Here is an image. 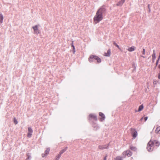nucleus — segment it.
<instances>
[{"mask_svg":"<svg viewBox=\"0 0 160 160\" xmlns=\"http://www.w3.org/2000/svg\"><path fill=\"white\" fill-rule=\"evenodd\" d=\"M105 11V8L102 7L97 12L93 18L94 22L95 24L98 23L103 19V14Z\"/></svg>","mask_w":160,"mask_h":160,"instance_id":"obj_1","label":"nucleus"},{"mask_svg":"<svg viewBox=\"0 0 160 160\" xmlns=\"http://www.w3.org/2000/svg\"><path fill=\"white\" fill-rule=\"evenodd\" d=\"M89 61L90 62L93 61L94 60H97V62L98 63H99L101 62V60L100 58H98L97 56H91L88 59Z\"/></svg>","mask_w":160,"mask_h":160,"instance_id":"obj_2","label":"nucleus"},{"mask_svg":"<svg viewBox=\"0 0 160 160\" xmlns=\"http://www.w3.org/2000/svg\"><path fill=\"white\" fill-rule=\"evenodd\" d=\"M154 145V142H152V141H150L148 143L147 146V149L150 152L152 150L153 148V146Z\"/></svg>","mask_w":160,"mask_h":160,"instance_id":"obj_3","label":"nucleus"},{"mask_svg":"<svg viewBox=\"0 0 160 160\" xmlns=\"http://www.w3.org/2000/svg\"><path fill=\"white\" fill-rule=\"evenodd\" d=\"M32 28L34 30V33L35 34H38L40 32L39 30L38 29V26L35 25L32 27Z\"/></svg>","mask_w":160,"mask_h":160,"instance_id":"obj_4","label":"nucleus"},{"mask_svg":"<svg viewBox=\"0 0 160 160\" xmlns=\"http://www.w3.org/2000/svg\"><path fill=\"white\" fill-rule=\"evenodd\" d=\"M33 132V130L31 127H29L28 128V133L27 136L28 137H31L32 133Z\"/></svg>","mask_w":160,"mask_h":160,"instance_id":"obj_5","label":"nucleus"},{"mask_svg":"<svg viewBox=\"0 0 160 160\" xmlns=\"http://www.w3.org/2000/svg\"><path fill=\"white\" fill-rule=\"evenodd\" d=\"M50 151V149L49 148H47L45 152V154L43 153L42 154V156L43 157H45L47 156Z\"/></svg>","mask_w":160,"mask_h":160,"instance_id":"obj_6","label":"nucleus"},{"mask_svg":"<svg viewBox=\"0 0 160 160\" xmlns=\"http://www.w3.org/2000/svg\"><path fill=\"white\" fill-rule=\"evenodd\" d=\"M99 115L101 117V118H100V121H103L104 120L105 118V116L101 112H100L99 113Z\"/></svg>","mask_w":160,"mask_h":160,"instance_id":"obj_7","label":"nucleus"},{"mask_svg":"<svg viewBox=\"0 0 160 160\" xmlns=\"http://www.w3.org/2000/svg\"><path fill=\"white\" fill-rule=\"evenodd\" d=\"M89 117L95 120H97V118L96 115L94 114H91L89 115Z\"/></svg>","mask_w":160,"mask_h":160,"instance_id":"obj_8","label":"nucleus"},{"mask_svg":"<svg viewBox=\"0 0 160 160\" xmlns=\"http://www.w3.org/2000/svg\"><path fill=\"white\" fill-rule=\"evenodd\" d=\"M125 0H120V1L117 4L118 6H121L125 2Z\"/></svg>","mask_w":160,"mask_h":160,"instance_id":"obj_9","label":"nucleus"},{"mask_svg":"<svg viewBox=\"0 0 160 160\" xmlns=\"http://www.w3.org/2000/svg\"><path fill=\"white\" fill-rule=\"evenodd\" d=\"M124 153H126L128 157L131 156L132 155V152L130 151H127L124 152Z\"/></svg>","mask_w":160,"mask_h":160,"instance_id":"obj_10","label":"nucleus"},{"mask_svg":"<svg viewBox=\"0 0 160 160\" xmlns=\"http://www.w3.org/2000/svg\"><path fill=\"white\" fill-rule=\"evenodd\" d=\"M152 62H154V60L156 58V53L154 50H153V53L152 55Z\"/></svg>","mask_w":160,"mask_h":160,"instance_id":"obj_11","label":"nucleus"},{"mask_svg":"<svg viewBox=\"0 0 160 160\" xmlns=\"http://www.w3.org/2000/svg\"><path fill=\"white\" fill-rule=\"evenodd\" d=\"M136 48L134 46H132L128 48V50L129 52H132L134 51Z\"/></svg>","mask_w":160,"mask_h":160,"instance_id":"obj_12","label":"nucleus"},{"mask_svg":"<svg viewBox=\"0 0 160 160\" xmlns=\"http://www.w3.org/2000/svg\"><path fill=\"white\" fill-rule=\"evenodd\" d=\"M68 148L67 147H65L64 148L61 150L60 153L59 154L61 155L63 153H64L66 150H67Z\"/></svg>","mask_w":160,"mask_h":160,"instance_id":"obj_13","label":"nucleus"},{"mask_svg":"<svg viewBox=\"0 0 160 160\" xmlns=\"http://www.w3.org/2000/svg\"><path fill=\"white\" fill-rule=\"evenodd\" d=\"M110 53V50H108L107 52L105 53V56L107 57H109Z\"/></svg>","mask_w":160,"mask_h":160,"instance_id":"obj_14","label":"nucleus"},{"mask_svg":"<svg viewBox=\"0 0 160 160\" xmlns=\"http://www.w3.org/2000/svg\"><path fill=\"white\" fill-rule=\"evenodd\" d=\"M3 17L2 14L1 13L0 14V22L2 23L3 22Z\"/></svg>","mask_w":160,"mask_h":160,"instance_id":"obj_15","label":"nucleus"},{"mask_svg":"<svg viewBox=\"0 0 160 160\" xmlns=\"http://www.w3.org/2000/svg\"><path fill=\"white\" fill-rule=\"evenodd\" d=\"M155 132L156 133H160V126L156 128Z\"/></svg>","mask_w":160,"mask_h":160,"instance_id":"obj_16","label":"nucleus"},{"mask_svg":"<svg viewBox=\"0 0 160 160\" xmlns=\"http://www.w3.org/2000/svg\"><path fill=\"white\" fill-rule=\"evenodd\" d=\"M137 132L136 131H135L132 134V136L133 138H135L137 135Z\"/></svg>","mask_w":160,"mask_h":160,"instance_id":"obj_17","label":"nucleus"},{"mask_svg":"<svg viewBox=\"0 0 160 160\" xmlns=\"http://www.w3.org/2000/svg\"><path fill=\"white\" fill-rule=\"evenodd\" d=\"M152 142H154V144H155L157 146H158L160 145V143L158 141H152Z\"/></svg>","mask_w":160,"mask_h":160,"instance_id":"obj_18","label":"nucleus"},{"mask_svg":"<svg viewBox=\"0 0 160 160\" xmlns=\"http://www.w3.org/2000/svg\"><path fill=\"white\" fill-rule=\"evenodd\" d=\"M61 157V155L60 154H58L54 160H58Z\"/></svg>","mask_w":160,"mask_h":160,"instance_id":"obj_19","label":"nucleus"},{"mask_svg":"<svg viewBox=\"0 0 160 160\" xmlns=\"http://www.w3.org/2000/svg\"><path fill=\"white\" fill-rule=\"evenodd\" d=\"M115 160H122V158L120 156H118L116 158Z\"/></svg>","mask_w":160,"mask_h":160,"instance_id":"obj_20","label":"nucleus"},{"mask_svg":"<svg viewBox=\"0 0 160 160\" xmlns=\"http://www.w3.org/2000/svg\"><path fill=\"white\" fill-rule=\"evenodd\" d=\"M130 148L131 150L134 151H135L136 150V148L135 147L132 146H130Z\"/></svg>","mask_w":160,"mask_h":160,"instance_id":"obj_21","label":"nucleus"},{"mask_svg":"<svg viewBox=\"0 0 160 160\" xmlns=\"http://www.w3.org/2000/svg\"><path fill=\"white\" fill-rule=\"evenodd\" d=\"M143 107L142 105H140L139 107L138 111H140L142 110V109H143Z\"/></svg>","mask_w":160,"mask_h":160,"instance_id":"obj_22","label":"nucleus"},{"mask_svg":"<svg viewBox=\"0 0 160 160\" xmlns=\"http://www.w3.org/2000/svg\"><path fill=\"white\" fill-rule=\"evenodd\" d=\"M99 148L100 149H103L107 148V147H105L104 146H99Z\"/></svg>","mask_w":160,"mask_h":160,"instance_id":"obj_23","label":"nucleus"},{"mask_svg":"<svg viewBox=\"0 0 160 160\" xmlns=\"http://www.w3.org/2000/svg\"><path fill=\"white\" fill-rule=\"evenodd\" d=\"M14 122L15 124H17L18 123V122L15 118H14Z\"/></svg>","mask_w":160,"mask_h":160,"instance_id":"obj_24","label":"nucleus"},{"mask_svg":"<svg viewBox=\"0 0 160 160\" xmlns=\"http://www.w3.org/2000/svg\"><path fill=\"white\" fill-rule=\"evenodd\" d=\"M113 44L116 46L118 48H119V46L115 42H113Z\"/></svg>","mask_w":160,"mask_h":160,"instance_id":"obj_25","label":"nucleus"},{"mask_svg":"<svg viewBox=\"0 0 160 160\" xmlns=\"http://www.w3.org/2000/svg\"><path fill=\"white\" fill-rule=\"evenodd\" d=\"M27 156H28V158H28V159H30V158H31V156L30 155H29V153L28 154H27Z\"/></svg>","mask_w":160,"mask_h":160,"instance_id":"obj_26","label":"nucleus"},{"mask_svg":"<svg viewBox=\"0 0 160 160\" xmlns=\"http://www.w3.org/2000/svg\"><path fill=\"white\" fill-rule=\"evenodd\" d=\"M126 155H127L126 153H124V152L122 153V156L123 158H125L126 157Z\"/></svg>","mask_w":160,"mask_h":160,"instance_id":"obj_27","label":"nucleus"},{"mask_svg":"<svg viewBox=\"0 0 160 160\" xmlns=\"http://www.w3.org/2000/svg\"><path fill=\"white\" fill-rule=\"evenodd\" d=\"M142 53L144 55L145 53V50L144 48L143 49V51L142 52Z\"/></svg>","mask_w":160,"mask_h":160,"instance_id":"obj_28","label":"nucleus"},{"mask_svg":"<svg viewBox=\"0 0 160 160\" xmlns=\"http://www.w3.org/2000/svg\"><path fill=\"white\" fill-rule=\"evenodd\" d=\"M148 117H146L144 118L145 121H146L148 119Z\"/></svg>","mask_w":160,"mask_h":160,"instance_id":"obj_29","label":"nucleus"},{"mask_svg":"<svg viewBox=\"0 0 160 160\" xmlns=\"http://www.w3.org/2000/svg\"><path fill=\"white\" fill-rule=\"evenodd\" d=\"M159 60V58H158V60H157V62H156V65H157V64H158V62Z\"/></svg>","mask_w":160,"mask_h":160,"instance_id":"obj_30","label":"nucleus"},{"mask_svg":"<svg viewBox=\"0 0 160 160\" xmlns=\"http://www.w3.org/2000/svg\"><path fill=\"white\" fill-rule=\"evenodd\" d=\"M73 53H74L75 52V49H73Z\"/></svg>","mask_w":160,"mask_h":160,"instance_id":"obj_31","label":"nucleus"},{"mask_svg":"<svg viewBox=\"0 0 160 160\" xmlns=\"http://www.w3.org/2000/svg\"><path fill=\"white\" fill-rule=\"evenodd\" d=\"M158 78L159 79H160V73L159 74V75L158 76Z\"/></svg>","mask_w":160,"mask_h":160,"instance_id":"obj_32","label":"nucleus"},{"mask_svg":"<svg viewBox=\"0 0 160 160\" xmlns=\"http://www.w3.org/2000/svg\"><path fill=\"white\" fill-rule=\"evenodd\" d=\"M149 6H150V5L149 4H148V9H149V8H150Z\"/></svg>","mask_w":160,"mask_h":160,"instance_id":"obj_33","label":"nucleus"},{"mask_svg":"<svg viewBox=\"0 0 160 160\" xmlns=\"http://www.w3.org/2000/svg\"><path fill=\"white\" fill-rule=\"evenodd\" d=\"M72 47H73V46H74L73 45V42H72Z\"/></svg>","mask_w":160,"mask_h":160,"instance_id":"obj_34","label":"nucleus"},{"mask_svg":"<svg viewBox=\"0 0 160 160\" xmlns=\"http://www.w3.org/2000/svg\"><path fill=\"white\" fill-rule=\"evenodd\" d=\"M143 119V118H142L141 119H140V120L141 121H142V120Z\"/></svg>","mask_w":160,"mask_h":160,"instance_id":"obj_35","label":"nucleus"},{"mask_svg":"<svg viewBox=\"0 0 160 160\" xmlns=\"http://www.w3.org/2000/svg\"><path fill=\"white\" fill-rule=\"evenodd\" d=\"M153 83H154V84H156V81H154Z\"/></svg>","mask_w":160,"mask_h":160,"instance_id":"obj_36","label":"nucleus"},{"mask_svg":"<svg viewBox=\"0 0 160 160\" xmlns=\"http://www.w3.org/2000/svg\"><path fill=\"white\" fill-rule=\"evenodd\" d=\"M73 49H75V47L74 46H73Z\"/></svg>","mask_w":160,"mask_h":160,"instance_id":"obj_37","label":"nucleus"},{"mask_svg":"<svg viewBox=\"0 0 160 160\" xmlns=\"http://www.w3.org/2000/svg\"><path fill=\"white\" fill-rule=\"evenodd\" d=\"M73 49H75V47L74 46H73Z\"/></svg>","mask_w":160,"mask_h":160,"instance_id":"obj_38","label":"nucleus"},{"mask_svg":"<svg viewBox=\"0 0 160 160\" xmlns=\"http://www.w3.org/2000/svg\"><path fill=\"white\" fill-rule=\"evenodd\" d=\"M150 11H151V10H150V8H149V12H150Z\"/></svg>","mask_w":160,"mask_h":160,"instance_id":"obj_39","label":"nucleus"},{"mask_svg":"<svg viewBox=\"0 0 160 160\" xmlns=\"http://www.w3.org/2000/svg\"><path fill=\"white\" fill-rule=\"evenodd\" d=\"M106 158L105 157L104 159V160H106Z\"/></svg>","mask_w":160,"mask_h":160,"instance_id":"obj_40","label":"nucleus"},{"mask_svg":"<svg viewBox=\"0 0 160 160\" xmlns=\"http://www.w3.org/2000/svg\"><path fill=\"white\" fill-rule=\"evenodd\" d=\"M141 57H143V58H145V57H144V56H141Z\"/></svg>","mask_w":160,"mask_h":160,"instance_id":"obj_41","label":"nucleus"},{"mask_svg":"<svg viewBox=\"0 0 160 160\" xmlns=\"http://www.w3.org/2000/svg\"><path fill=\"white\" fill-rule=\"evenodd\" d=\"M160 55L159 56V58H159V59H160Z\"/></svg>","mask_w":160,"mask_h":160,"instance_id":"obj_42","label":"nucleus"},{"mask_svg":"<svg viewBox=\"0 0 160 160\" xmlns=\"http://www.w3.org/2000/svg\"><path fill=\"white\" fill-rule=\"evenodd\" d=\"M25 160H29L28 158H27Z\"/></svg>","mask_w":160,"mask_h":160,"instance_id":"obj_43","label":"nucleus"},{"mask_svg":"<svg viewBox=\"0 0 160 160\" xmlns=\"http://www.w3.org/2000/svg\"><path fill=\"white\" fill-rule=\"evenodd\" d=\"M159 67H160V65H159Z\"/></svg>","mask_w":160,"mask_h":160,"instance_id":"obj_44","label":"nucleus"}]
</instances>
